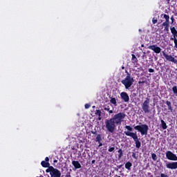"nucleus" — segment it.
I'll return each mask as SVG.
<instances>
[{
    "label": "nucleus",
    "instance_id": "obj_2",
    "mask_svg": "<svg viewBox=\"0 0 177 177\" xmlns=\"http://www.w3.org/2000/svg\"><path fill=\"white\" fill-rule=\"evenodd\" d=\"M116 125L115 122L112 118L105 120V128L111 133H114V131H115V127H117Z\"/></svg>",
    "mask_w": 177,
    "mask_h": 177
},
{
    "label": "nucleus",
    "instance_id": "obj_17",
    "mask_svg": "<svg viewBox=\"0 0 177 177\" xmlns=\"http://www.w3.org/2000/svg\"><path fill=\"white\" fill-rule=\"evenodd\" d=\"M110 103H111L112 104H113L114 106H117V100H115V97L111 98L110 100Z\"/></svg>",
    "mask_w": 177,
    "mask_h": 177
},
{
    "label": "nucleus",
    "instance_id": "obj_21",
    "mask_svg": "<svg viewBox=\"0 0 177 177\" xmlns=\"http://www.w3.org/2000/svg\"><path fill=\"white\" fill-rule=\"evenodd\" d=\"M118 153H119L118 158H121V157H122V149H119V150L118 151Z\"/></svg>",
    "mask_w": 177,
    "mask_h": 177
},
{
    "label": "nucleus",
    "instance_id": "obj_23",
    "mask_svg": "<svg viewBox=\"0 0 177 177\" xmlns=\"http://www.w3.org/2000/svg\"><path fill=\"white\" fill-rule=\"evenodd\" d=\"M172 91H173L174 93L177 95V87H176V86H173Z\"/></svg>",
    "mask_w": 177,
    "mask_h": 177
},
{
    "label": "nucleus",
    "instance_id": "obj_44",
    "mask_svg": "<svg viewBox=\"0 0 177 177\" xmlns=\"http://www.w3.org/2000/svg\"><path fill=\"white\" fill-rule=\"evenodd\" d=\"M54 162H57V160H54Z\"/></svg>",
    "mask_w": 177,
    "mask_h": 177
},
{
    "label": "nucleus",
    "instance_id": "obj_42",
    "mask_svg": "<svg viewBox=\"0 0 177 177\" xmlns=\"http://www.w3.org/2000/svg\"><path fill=\"white\" fill-rule=\"evenodd\" d=\"M92 164H95V162H96V160H92Z\"/></svg>",
    "mask_w": 177,
    "mask_h": 177
},
{
    "label": "nucleus",
    "instance_id": "obj_41",
    "mask_svg": "<svg viewBox=\"0 0 177 177\" xmlns=\"http://www.w3.org/2000/svg\"><path fill=\"white\" fill-rule=\"evenodd\" d=\"M171 20L172 23H174V17H171Z\"/></svg>",
    "mask_w": 177,
    "mask_h": 177
},
{
    "label": "nucleus",
    "instance_id": "obj_28",
    "mask_svg": "<svg viewBox=\"0 0 177 177\" xmlns=\"http://www.w3.org/2000/svg\"><path fill=\"white\" fill-rule=\"evenodd\" d=\"M113 150H115L114 147H110L108 150V151H109L110 153H111Z\"/></svg>",
    "mask_w": 177,
    "mask_h": 177
},
{
    "label": "nucleus",
    "instance_id": "obj_27",
    "mask_svg": "<svg viewBox=\"0 0 177 177\" xmlns=\"http://www.w3.org/2000/svg\"><path fill=\"white\" fill-rule=\"evenodd\" d=\"M132 60H134V62H136L138 60L136 56H135V55L133 54H132Z\"/></svg>",
    "mask_w": 177,
    "mask_h": 177
},
{
    "label": "nucleus",
    "instance_id": "obj_3",
    "mask_svg": "<svg viewBox=\"0 0 177 177\" xmlns=\"http://www.w3.org/2000/svg\"><path fill=\"white\" fill-rule=\"evenodd\" d=\"M122 84L124 86L125 89H129L132 85H133V82H135V80H133V77L131 76V74L127 73V75L126 77L121 81Z\"/></svg>",
    "mask_w": 177,
    "mask_h": 177
},
{
    "label": "nucleus",
    "instance_id": "obj_46",
    "mask_svg": "<svg viewBox=\"0 0 177 177\" xmlns=\"http://www.w3.org/2000/svg\"><path fill=\"white\" fill-rule=\"evenodd\" d=\"M168 1V2H169V0H167Z\"/></svg>",
    "mask_w": 177,
    "mask_h": 177
},
{
    "label": "nucleus",
    "instance_id": "obj_29",
    "mask_svg": "<svg viewBox=\"0 0 177 177\" xmlns=\"http://www.w3.org/2000/svg\"><path fill=\"white\" fill-rule=\"evenodd\" d=\"M152 23H153V24H157V19L153 18V19H152Z\"/></svg>",
    "mask_w": 177,
    "mask_h": 177
},
{
    "label": "nucleus",
    "instance_id": "obj_15",
    "mask_svg": "<svg viewBox=\"0 0 177 177\" xmlns=\"http://www.w3.org/2000/svg\"><path fill=\"white\" fill-rule=\"evenodd\" d=\"M160 122H161L162 129H167L168 128V126H167V123H165V121L162 120Z\"/></svg>",
    "mask_w": 177,
    "mask_h": 177
},
{
    "label": "nucleus",
    "instance_id": "obj_6",
    "mask_svg": "<svg viewBox=\"0 0 177 177\" xmlns=\"http://www.w3.org/2000/svg\"><path fill=\"white\" fill-rule=\"evenodd\" d=\"M142 109L145 114L151 111V109H150V99L146 98L145 101L142 104Z\"/></svg>",
    "mask_w": 177,
    "mask_h": 177
},
{
    "label": "nucleus",
    "instance_id": "obj_7",
    "mask_svg": "<svg viewBox=\"0 0 177 177\" xmlns=\"http://www.w3.org/2000/svg\"><path fill=\"white\" fill-rule=\"evenodd\" d=\"M166 157L167 160L170 161H177V156L175 153H172L171 151H167L166 152Z\"/></svg>",
    "mask_w": 177,
    "mask_h": 177
},
{
    "label": "nucleus",
    "instance_id": "obj_14",
    "mask_svg": "<svg viewBox=\"0 0 177 177\" xmlns=\"http://www.w3.org/2000/svg\"><path fill=\"white\" fill-rule=\"evenodd\" d=\"M131 167H132V163L131 162H127L125 164V168L128 169V171H131Z\"/></svg>",
    "mask_w": 177,
    "mask_h": 177
},
{
    "label": "nucleus",
    "instance_id": "obj_13",
    "mask_svg": "<svg viewBox=\"0 0 177 177\" xmlns=\"http://www.w3.org/2000/svg\"><path fill=\"white\" fill-rule=\"evenodd\" d=\"M72 164L75 167V169L81 168V164L78 161L74 160L72 162Z\"/></svg>",
    "mask_w": 177,
    "mask_h": 177
},
{
    "label": "nucleus",
    "instance_id": "obj_43",
    "mask_svg": "<svg viewBox=\"0 0 177 177\" xmlns=\"http://www.w3.org/2000/svg\"><path fill=\"white\" fill-rule=\"evenodd\" d=\"M141 47H142V48H145V45L142 44V45H141Z\"/></svg>",
    "mask_w": 177,
    "mask_h": 177
},
{
    "label": "nucleus",
    "instance_id": "obj_11",
    "mask_svg": "<svg viewBox=\"0 0 177 177\" xmlns=\"http://www.w3.org/2000/svg\"><path fill=\"white\" fill-rule=\"evenodd\" d=\"M166 167L169 169H177V162H169L166 165Z\"/></svg>",
    "mask_w": 177,
    "mask_h": 177
},
{
    "label": "nucleus",
    "instance_id": "obj_22",
    "mask_svg": "<svg viewBox=\"0 0 177 177\" xmlns=\"http://www.w3.org/2000/svg\"><path fill=\"white\" fill-rule=\"evenodd\" d=\"M151 158H152V160H153V161L157 160V155H156V153H152L151 154Z\"/></svg>",
    "mask_w": 177,
    "mask_h": 177
},
{
    "label": "nucleus",
    "instance_id": "obj_18",
    "mask_svg": "<svg viewBox=\"0 0 177 177\" xmlns=\"http://www.w3.org/2000/svg\"><path fill=\"white\" fill-rule=\"evenodd\" d=\"M170 30H171V34H173V35H176L177 30L175 28V27L171 28Z\"/></svg>",
    "mask_w": 177,
    "mask_h": 177
},
{
    "label": "nucleus",
    "instance_id": "obj_24",
    "mask_svg": "<svg viewBox=\"0 0 177 177\" xmlns=\"http://www.w3.org/2000/svg\"><path fill=\"white\" fill-rule=\"evenodd\" d=\"M164 18L165 19L166 21H169V16L167 15H164Z\"/></svg>",
    "mask_w": 177,
    "mask_h": 177
},
{
    "label": "nucleus",
    "instance_id": "obj_31",
    "mask_svg": "<svg viewBox=\"0 0 177 177\" xmlns=\"http://www.w3.org/2000/svg\"><path fill=\"white\" fill-rule=\"evenodd\" d=\"M84 107H85V109H89V107H91V106L88 104H86L84 105Z\"/></svg>",
    "mask_w": 177,
    "mask_h": 177
},
{
    "label": "nucleus",
    "instance_id": "obj_8",
    "mask_svg": "<svg viewBox=\"0 0 177 177\" xmlns=\"http://www.w3.org/2000/svg\"><path fill=\"white\" fill-rule=\"evenodd\" d=\"M51 177H60L62 176V173L59 169H55V167H51Z\"/></svg>",
    "mask_w": 177,
    "mask_h": 177
},
{
    "label": "nucleus",
    "instance_id": "obj_19",
    "mask_svg": "<svg viewBox=\"0 0 177 177\" xmlns=\"http://www.w3.org/2000/svg\"><path fill=\"white\" fill-rule=\"evenodd\" d=\"M162 26H163L164 27H165V29H167V28L168 27V26H169V21H166L165 22H163Z\"/></svg>",
    "mask_w": 177,
    "mask_h": 177
},
{
    "label": "nucleus",
    "instance_id": "obj_25",
    "mask_svg": "<svg viewBox=\"0 0 177 177\" xmlns=\"http://www.w3.org/2000/svg\"><path fill=\"white\" fill-rule=\"evenodd\" d=\"M52 168H53V167H50L48 169H47L46 170V172H50V174H51V172H52Z\"/></svg>",
    "mask_w": 177,
    "mask_h": 177
},
{
    "label": "nucleus",
    "instance_id": "obj_38",
    "mask_svg": "<svg viewBox=\"0 0 177 177\" xmlns=\"http://www.w3.org/2000/svg\"><path fill=\"white\" fill-rule=\"evenodd\" d=\"M45 161H46V162H48V161H49V158H48V157H46Z\"/></svg>",
    "mask_w": 177,
    "mask_h": 177
},
{
    "label": "nucleus",
    "instance_id": "obj_34",
    "mask_svg": "<svg viewBox=\"0 0 177 177\" xmlns=\"http://www.w3.org/2000/svg\"><path fill=\"white\" fill-rule=\"evenodd\" d=\"M149 73H154V69H153V68H149Z\"/></svg>",
    "mask_w": 177,
    "mask_h": 177
},
{
    "label": "nucleus",
    "instance_id": "obj_37",
    "mask_svg": "<svg viewBox=\"0 0 177 177\" xmlns=\"http://www.w3.org/2000/svg\"><path fill=\"white\" fill-rule=\"evenodd\" d=\"M98 143H99L98 147H101V146H103V144L102 143V141H100Z\"/></svg>",
    "mask_w": 177,
    "mask_h": 177
},
{
    "label": "nucleus",
    "instance_id": "obj_40",
    "mask_svg": "<svg viewBox=\"0 0 177 177\" xmlns=\"http://www.w3.org/2000/svg\"><path fill=\"white\" fill-rule=\"evenodd\" d=\"M108 111H109V114H113V110H109Z\"/></svg>",
    "mask_w": 177,
    "mask_h": 177
},
{
    "label": "nucleus",
    "instance_id": "obj_32",
    "mask_svg": "<svg viewBox=\"0 0 177 177\" xmlns=\"http://www.w3.org/2000/svg\"><path fill=\"white\" fill-rule=\"evenodd\" d=\"M176 35H174V37H171V41H174V42H175V39H176Z\"/></svg>",
    "mask_w": 177,
    "mask_h": 177
},
{
    "label": "nucleus",
    "instance_id": "obj_1",
    "mask_svg": "<svg viewBox=\"0 0 177 177\" xmlns=\"http://www.w3.org/2000/svg\"><path fill=\"white\" fill-rule=\"evenodd\" d=\"M126 129H127V131H124V135L126 136H130L132 138V139L134 140L136 143V147L137 149H140V146H142V144L140 143V141H139V138H138V134L136 133L132 132V127L131 126H125Z\"/></svg>",
    "mask_w": 177,
    "mask_h": 177
},
{
    "label": "nucleus",
    "instance_id": "obj_30",
    "mask_svg": "<svg viewBox=\"0 0 177 177\" xmlns=\"http://www.w3.org/2000/svg\"><path fill=\"white\" fill-rule=\"evenodd\" d=\"M166 104L168 106V107H169V106H171V102L167 101V102H166Z\"/></svg>",
    "mask_w": 177,
    "mask_h": 177
},
{
    "label": "nucleus",
    "instance_id": "obj_9",
    "mask_svg": "<svg viewBox=\"0 0 177 177\" xmlns=\"http://www.w3.org/2000/svg\"><path fill=\"white\" fill-rule=\"evenodd\" d=\"M162 55L164 57H165L166 60L168 62H171L172 63H177V60L175 59V57H172V55H169L168 54H166L165 52L162 53Z\"/></svg>",
    "mask_w": 177,
    "mask_h": 177
},
{
    "label": "nucleus",
    "instance_id": "obj_20",
    "mask_svg": "<svg viewBox=\"0 0 177 177\" xmlns=\"http://www.w3.org/2000/svg\"><path fill=\"white\" fill-rule=\"evenodd\" d=\"M96 142H102V136L100 135H97L95 138Z\"/></svg>",
    "mask_w": 177,
    "mask_h": 177
},
{
    "label": "nucleus",
    "instance_id": "obj_16",
    "mask_svg": "<svg viewBox=\"0 0 177 177\" xmlns=\"http://www.w3.org/2000/svg\"><path fill=\"white\" fill-rule=\"evenodd\" d=\"M41 164L44 168H48V167H49V162L45 160L41 161Z\"/></svg>",
    "mask_w": 177,
    "mask_h": 177
},
{
    "label": "nucleus",
    "instance_id": "obj_39",
    "mask_svg": "<svg viewBox=\"0 0 177 177\" xmlns=\"http://www.w3.org/2000/svg\"><path fill=\"white\" fill-rule=\"evenodd\" d=\"M168 110H170V111H172V106H168Z\"/></svg>",
    "mask_w": 177,
    "mask_h": 177
},
{
    "label": "nucleus",
    "instance_id": "obj_26",
    "mask_svg": "<svg viewBox=\"0 0 177 177\" xmlns=\"http://www.w3.org/2000/svg\"><path fill=\"white\" fill-rule=\"evenodd\" d=\"M95 114L97 115H99V117H100V115L102 114V112L100 111H99V110H97Z\"/></svg>",
    "mask_w": 177,
    "mask_h": 177
},
{
    "label": "nucleus",
    "instance_id": "obj_36",
    "mask_svg": "<svg viewBox=\"0 0 177 177\" xmlns=\"http://www.w3.org/2000/svg\"><path fill=\"white\" fill-rule=\"evenodd\" d=\"M160 177H168L167 174H161Z\"/></svg>",
    "mask_w": 177,
    "mask_h": 177
},
{
    "label": "nucleus",
    "instance_id": "obj_45",
    "mask_svg": "<svg viewBox=\"0 0 177 177\" xmlns=\"http://www.w3.org/2000/svg\"><path fill=\"white\" fill-rule=\"evenodd\" d=\"M139 31H142V30L139 29Z\"/></svg>",
    "mask_w": 177,
    "mask_h": 177
},
{
    "label": "nucleus",
    "instance_id": "obj_33",
    "mask_svg": "<svg viewBox=\"0 0 177 177\" xmlns=\"http://www.w3.org/2000/svg\"><path fill=\"white\" fill-rule=\"evenodd\" d=\"M174 44H175L174 48L177 49V39H175Z\"/></svg>",
    "mask_w": 177,
    "mask_h": 177
},
{
    "label": "nucleus",
    "instance_id": "obj_4",
    "mask_svg": "<svg viewBox=\"0 0 177 177\" xmlns=\"http://www.w3.org/2000/svg\"><path fill=\"white\" fill-rule=\"evenodd\" d=\"M134 129L141 133V135H147L149 132V126L147 124H141L134 127Z\"/></svg>",
    "mask_w": 177,
    "mask_h": 177
},
{
    "label": "nucleus",
    "instance_id": "obj_10",
    "mask_svg": "<svg viewBox=\"0 0 177 177\" xmlns=\"http://www.w3.org/2000/svg\"><path fill=\"white\" fill-rule=\"evenodd\" d=\"M148 48L155 52V53H161V48H160L156 44L149 46Z\"/></svg>",
    "mask_w": 177,
    "mask_h": 177
},
{
    "label": "nucleus",
    "instance_id": "obj_35",
    "mask_svg": "<svg viewBox=\"0 0 177 177\" xmlns=\"http://www.w3.org/2000/svg\"><path fill=\"white\" fill-rule=\"evenodd\" d=\"M104 110L106 111H109L110 110V108L107 107V106H104Z\"/></svg>",
    "mask_w": 177,
    "mask_h": 177
},
{
    "label": "nucleus",
    "instance_id": "obj_12",
    "mask_svg": "<svg viewBox=\"0 0 177 177\" xmlns=\"http://www.w3.org/2000/svg\"><path fill=\"white\" fill-rule=\"evenodd\" d=\"M120 97L126 103L129 102V95H128V93L125 92H122L120 93Z\"/></svg>",
    "mask_w": 177,
    "mask_h": 177
},
{
    "label": "nucleus",
    "instance_id": "obj_5",
    "mask_svg": "<svg viewBox=\"0 0 177 177\" xmlns=\"http://www.w3.org/2000/svg\"><path fill=\"white\" fill-rule=\"evenodd\" d=\"M127 115L125 113L120 112L118 114H115L112 120L116 123V124H121L122 121H124V118H125Z\"/></svg>",
    "mask_w": 177,
    "mask_h": 177
}]
</instances>
